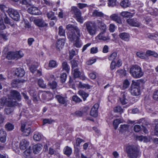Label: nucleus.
<instances>
[{"label": "nucleus", "mask_w": 158, "mask_h": 158, "mask_svg": "<svg viewBox=\"0 0 158 158\" xmlns=\"http://www.w3.org/2000/svg\"><path fill=\"white\" fill-rule=\"evenodd\" d=\"M66 28L69 30L67 36L69 40L74 41L73 45L76 47L79 48L81 47V44L80 37L82 34L78 27L74 24H69L67 25Z\"/></svg>", "instance_id": "obj_1"}, {"label": "nucleus", "mask_w": 158, "mask_h": 158, "mask_svg": "<svg viewBox=\"0 0 158 158\" xmlns=\"http://www.w3.org/2000/svg\"><path fill=\"white\" fill-rule=\"evenodd\" d=\"M20 99L21 95L19 92L16 90H11L10 94L8 95V106L10 107L16 105L17 104L16 100H19Z\"/></svg>", "instance_id": "obj_2"}, {"label": "nucleus", "mask_w": 158, "mask_h": 158, "mask_svg": "<svg viewBox=\"0 0 158 158\" xmlns=\"http://www.w3.org/2000/svg\"><path fill=\"white\" fill-rule=\"evenodd\" d=\"M84 26L86 31L91 36L95 35L97 31V27L95 23L93 21H88L85 22Z\"/></svg>", "instance_id": "obj_3"}, {"label": "nucleus", "mask_w": 158, "mask_h": 158, "mask_svg": "<svg viewBox=\"0 0 158 158\" xmlns=\"http://www.w3.org/2000/svg\"><path fill=\"white\" fill-rule=\"evenodd\" d=\"M126 152L129 158H137L139 154L137 147L134 145H129L126 147Z\"/></svg>", "instance_id": "obj_4"}, {"label": "nucleus", "mask_w": 158, "mask_h": 158, "mask_svg": "<svg viewBox=\"0 0 158 158\" xmlns=\"http://www.w3.org/2000/svg\"><path fill=\"white\" fill-rule=\"evenodd\" d=\"M130 72L132 76L135 78H139L143 75L141 68L139 66L133 65L130 69Z\"/></svg>", "instance_id": "obj_5"}, {"label": "nucleus", "mask_w": 158, "mask_h": 158, "mask_svg": "<svg viewBox=\"0 0 158 158\" xmlns=\"http://www.w3.org/2000/svg\"><path fill=\"white\" fill-rule=\"evenodd\" d=\"M31 123L23 120L22 121L21 130L23 132V135L27 136L29 135L31 131V129L29 126L31 125Z\"/></svg>", "instance_id": "obj_6"}, {"label": "nucleus", "mask_w": 158, "mask_h": 158, "mask_svg": "<svg viewBox=\"0 0 158 158\" xmlns=\"http://www.w3.org/2000/svg\"><path fill=\"white\" fill-rule=\"evenodd\" d=\"M23 54L22 51H19L15 52H9L6 56V58L8 60L16 59V60L20 58L23 56Z\"/></svg>", "instance_id": "obj_7"}, {"label": "nucleus", "mask_w": 158, "mask_h": 158, "mask_svg": "<svg viewBox=\"0 0 158 158\" xmlns=\"http://www.w3.org/2000/svg\"><path fill=\"white\" fill-rule=\"evenodd\" d=\"M71 12L72 13L74 14L75 17L76 18L78 22L81 23H83L82 18L81 17V12L80 10L75 6H72L71 7Z\"/></svg>", "instance_id": "obj_8"}, {"label": "nucleus", "mask_w": 158, "mask_h": 158, "mask_svg": "<svg viewBox=\"0 0 158 158\" xmlns=\"http://www.w3.org/2000/svg\"><path fill=\"white\" fill-rule=\"evenodd\" d=\"M7 12L12 19L17 21L19 20L20 15L17 10L12 8H9Z\"/></svg>", "instance_id": "obj_9"}, {"label": "nucleus", "mask_w": 158, "mask_h": 158, "mask_svg": "<svg viewBox=\"0 0 158 158\" xmlns=\"http://www.w3.org/2000/svg\"><path fill=\"white\" fill-rule=\"evenodd\" d=\"M34 22L37 26L39 27H44L48 26V23L42 19H35Z\"/></svg>", "instance_id": "obj_10"}, {"label": "nucleus", "mask_w": 158, "mask_h": 158, "mask_svg": "<svg viewBox=\"0 0 158 158\" xmlns=\"http://www.w3.org/2000/svg\"><path fill=\"white\" fill-rule=\"evenodd\" d=\"M1 20L3 21L4 20L5 23L7 24L10 25L11 26L13 27L14 26V24L10 22V19L7 16L6 14L4 12H2L0 15Z\"/></svg>", "instance_id": "obj_11"}, {"label": "nucleus", "mask_w": 158, "mask_h": 158, "mask_svg": "<svg viewBox=\"0 0 158 158\" xmlns=\"http://www.w3.org/2000/svg\"><path fill=\"white\" fill-rule=\"evenodd\" d=\"M126 22L129 25L132 26L138 27L140 25V23L135 18L128 19Z\"/></svg>", "instance_id": "obj_12"}, {"label": "nucleus", "mask_w": 158, "mask_h": 158, "mask_svg": "<svg viewBox=\"0 0 158 158\" xmlns=\"http://www.w3.org/2000/svg\"><path fill=\"white\" fill-rule=\"evenodd\" d=\"M92 16L94 17L105 19L106 15L98 10H95L92 12Z\"/></svg>", "instance_id": "obj_13"}, {"label": "nucleus", "mask_w": 158, "mask_h": 158, "mask_svg": "<svg viewBox=\"0 0 158 158\" xmlns=\"http://www.w3.org/2000/svg\"><path fill=\"white\" fill-rule=\"evenodd\" d=\"M99 107V105L95 104L91 108L90 111V115L92 116L95 117L98 115V110Z\"/></svg>", "instance_id": "obj_14"}, {"label": "nucleus", "mask_w": 158, "mask_h": 158, "mask_svg": "<svg viewBox=\"0 0 158 158\" xmlns=\"http://www.w3.org/2000/svg\"><path fill=\"white\" fill-rule=\"evenodd\" d=\"M97 22L98 27L100 29L101 31L106 32L107 28L105 24L101 20H97Z\"/></svg>", "instance_id": "obj_15"}, {"label": "nucleus", "mask_w": 158, "mask_h": 158, "mask_svg": "<svg viewBox=\"0 0 158 158\" xmlns=\"http://www.w3.org/2000/svg\"><path fill=\"white\" fill-rule=\"evenodd\" d=\"M23 80H19V79H15L12 81L11 85L13 88H19L23 84Z\"/></svg>", "instance_id": "obj_16"}, {"label": "nucleus", "mask_w": 158, "mask_h": 158, "mask_svg": "<svg viewBox=\"0 0 158 158\" xmlns=\"http://www.w3.org/2000/svg\"><path fill=\"white\" fill-rule=\"evenodd\" d=\"M29 145V142L25 139L21 140L19 143V147L20 149L24 150L28 147Z\"/></svg>", "instance_id": "obj_17"}, {"label": "nucleus", "mask_w": 158, "mask_h": 158, "mask_svg": "<svg viewBox=\"0 0 158 158\" xmlns=\"http://www.w3.org/2000/svg\"><path fill=\"white\" fill-rule=\"evenodd\" d=\"M50 78L52 79V81H50L48 84V86L51 89H55L57 85V83L55 81V78L54 75H51L50 76Z\"/></svg>", "instance_id": "obj_18"}, {"label": "nucleus", "mask_w": 158, "mask_h": 158, "mask_svg": "<svg viewBox=\"0 0 158 158\" xmlns=\"http://www.w3.org/2000/svg\"><path fill=\"white\" fill-rule=\"evenodd\" d=\"M110 19L116 23L121 24L122 23L121 19L117 14H113L110 16Z\"/></svg>", "instance_id": "obj_19"}, {"label": "nucleus", "mask_w": 158, "mask_h": 158, "mask_svg": "<svg viewBox=\"0 0 158 158\" xmlns=\"http://www.w3.org/2000/svg\"><path fill=\"white\" fill-rule=\"evenodd\" d=\"M56 97L60 104L62 105L67 104L68 100L66 97H63L60 95H56Z\"/></svg>", "instance_id": "obj_20"}, {"label": "nucleus", "mask_w": 158, "mask_h": 158, "mask_svg": "<svg viewBox=\"0 0 158 158\" xmlns=\"http://www.w3.org/2000/svg\"><path fill=\"white\" fill-rule=\"evenodd\" d=\"M27 11L31 14L33 15H38L39 14V10L35 7H31L27 9Z\"/></svg>", "instance_id": "obj_21"}, {"label": "nucleus", "mask_w": 158, "mask_h": 158, "mask_svg": "<svg viewBox=\"0 0 158 158\" xmlns=\"http://www.w3.org/2000/svg\"><path fill=\"white\" fill-rule=\"evenodd\" d=\"M6 134L3 129L0 128V140L1 142L4 143L6 141Z\"/></svg>", "instance_id": "obj_22"}, {"label": "nucleus", "mask_w": 158, "mask_h": 158, "mask_svg": "<svg viewBox=\"0 0 158 158\" xmlns=\"http://www.w3.org/2000/svg\"><path fill=\"white\" fill-rule=\"evenodd\" d=\"M130 92L133 95L138 96L140 94V88L131 87Z\"/></svg>", "instance_id": "obj_23"}, {"label": "nucleus", "mask_w": 158, "mask_h": 158, "mask_svg": "<svg viewBox=\"0 0 158 158\" xmlns=\"http://www.w3.org/2000/svg\"><path fill=\"white\" fill-rule=\"evenodd\" d=\"M25 74L24 70L21 68H17L15 70V74L18 77H22Z\"/></svg>", "instance_id": "obj_24"}, {"label": "nucleus", "mask_w": 158, "mask_h": 158, "mask_svg": "<svg viewBox=\"0 0 158 158\" xmlns=\"http://www.w3.org/2000/svg\"><path fill=\"white\" fill-rule=\"evenodd\" d=\"M65 43V40L64 39H59L56 43V48L57 49L60 50L63 47Z\"/></svg>", "instance_id": "obj_25"}, {"label": "nucleus", "mask_w": 158, "mask_h": 158, "mask_svg": "<svg viewBox=\"0 0 158 158\" xmlns=\"http://www.w3.org/2000/svg\"><path fill=\"white\" fill-rule=\"evenodd\" d=\"M106 32L101 31L98 35V39L104 41L110 39V38L108 35H105V34Z\"/></svg>", "instance_id": "obj_26"}, {"label": "nucleus", "mask_w": 158, "mask_h": 158, "mask_svg": "<svg viewBox=\"0 0 158 158\" xmlns=\"http://www.w3.org/2000/svg\"><path fill=\"white\" fill-rule=\"evenodd\" d=\"M121 97L120 98L121 102L123 105L127 103V93L123 92L121 93Z\"/></svg>", "instance_id": "obj_27"}, {"label": "nucleus", "mask_w": 158, "mask_h": 158, "mask_svg": "<svg viewBox=\"0 0 158 158\" xmlns=\"http://www.w3.org/2000/svg\"><path fill=\"white\" fill-rule=\"evenodd\" d=\"M119 36L122 40L128 41L129 40L130 35L129 34L126 32H123L119 34Z\"/></svg>", "instance_id": "obj_28"}, {"label": "nucleus", "mask_w": 158, "mask_h": 158, "mask_svg": "<svg viewBox=\"0 0 158 158\" xmlns=\"http://www.w3.org/2000/svg\"><path fill=\"white\" fill-rule=\"evenodd\" d=\"M42 145L40 144H38L33 147V152L34 153L37 154L41 149Z\"/></svg>", "instance_id": "obj_29"}, {"label": "nucleus", "mask_w": 158, "mask_h": 158, "mask_svg": "<svg viewBox=\"0 0 158 158\" xmlns=\"http://www.w3.org/2000/svg\"><path fill=\"white\" fill-rule=\"evenodd\" d=\"M120 15L123 17L131 18L133 16V14L128 11H123L120 14Z\"/></svg>", "instance_id": "obj_30"}, {"label": "nucleus", "mask_w": 158, "mask_h": 158, "mask_svg": "<svg viewBox=\"0 0 158 158\" xmlns=\"http://www.w3.org/2000/svg\"><path fill=\"white\" fill-rule=\"evenodd\" d=\"M54 13L52 11H50L47 14V17L48 19L51 18V20H54L56 22L57 18L56 16H54Z\"/></svg>", "instance_id": "obj_31"}, {"label": "nucleus", "mask_w": 158, "mask_h": 158, "mask_svg": "<svg viewBox=\"0 0 158 158\" xmlns=\"http://www.w3.org/2000/svg\"><path fill=\"white\" fill-rule=\"evenodd\" d=\"M131 4V3L129 0H123L120 3L121 6L123 8H126L129 7Z\"/></svg>", "instance_id": "obj_32"}, {"label": "nucleus", "mask_w": 158, "mask_h": 158, "mask_svg": "<svg viewBox=\"0 0 158 158\" xmlns=\"http://www.w3.org/2000/svg\"><path fill=\"white\" fill-rule=\"evenodd\" d=\"M63 69L68 73L70 70V67L66 61H64L62 64Z\"/></svg>", "instance_id": "obj_33"}, {"label": "nucleus", "mask_w": 158, "mask_h": 158, "mask_svg": "<svg viewBox=\"0 0 158 158\" xmlns=\"http://www.w3.org/2000/svg\"><path fill=\"white\" fill-rule=\"evenodd\" d=\"M64 152L65 154L69 156L72 153V150L70 148L66 146L64 149Z\"/></svg>", "instance_id": "obj_34"}, {"label": "nucleus", "mask_w": 158, "mask_h": 158, "mask_svg": "<svg viewBox=\"0 0 158 158\" xmlns=\"http://www.w3.org/2000/svg\"><path fill=\"white\" fill-rule=\"evenodd\" d=\"M7 99V98L4 97L0 99V108L2 107L5 104L8 106Z\"/></svg>", "instance_id": "obj_35"}, {"label": "nucleus", "mask_w": 158, "mask_h": 158, "mask_svg": "<svg viewBox=\"0 0 158 158\" xmlns=\"http://www.w3.org/2000/svg\"><path fill=\"white\" fill-rule=\"evenodd\" d=\"M72 71H73V75L75 78H77L80 76L81 73L78 69L76 68Z\"/></svg>", "instance_id": "obj_36"}, {"label": "nucleus", "mask_w": 158, "mask_h": 158, "mask_svg": "<svg viewBox=\"0 0 158 158\" xmlns=\"http://www.w3.org/2000/svg\"><path fill=\"white\" fill-rule=\"evenodd\" d=\"M122 121L121 119H116L113 121V124L114 128L116 129L118 127V125Z\"/></svg>", "instance_id": "obj_37"}, {"label": "nucleus", "mask_w": 158, "mask_h": 158, "mask_svg": "<svg viewBox=\"0 0 158 158\" xmlns=\"http://www.w3.org/2000/svg\"><path fill=\"white\" fill-rule=\"evenodd\" d=\"M78 93L81 96H82L84 101L86 100V98L89 95L87 93L82 90L79 91L78 92Z\"/></svg>", "instance_id": "obj_38"}, {"label": "nucleus", "mask_w": 158, "mask_h": 158, "mask_svg": "<svg viewBox=\"0 0 158 158\" xmlns=\"http://www.w3.org/2000/svg\"><path fill=\"white\" fill-rule=\"evenodd\" d=\"M5 127L7 131H10L14 129V126L11 123H7L6 124Z\"/></svg>", "instance_id": "obj_39"}, {"label": "nucleus", "mask_w": 158, "mask_h": 158, "mask_svg": "<svg viewBox=\"0 0 158 158\" xmlns=\"http://www.w3.org/2000/svg\"><path fill=\"white\" fill-rule=\"evenodd\" d=\"M146 54L148 56H152L156 58H158V54L154 52L151 50L147 51Z\"/></svg>", "instance_id": "obj_40"}, {"label": "nucleus", "mask_w": 158, "mask_h": 158, "mask_svg": "<svg viewBox=\"0 0 158 158\" xmlns=\"http://www.w3.org/2000/svg\"><path fill=\"white\" fill-rule=\"evenodd\" d=\"M58 30V34L60 36H65V30L63 28L62 26H60L59 27Z\"/></svg>", "instance_id": "obj_41"}, {"label": "nucleus", "mask_w": 158, "mask_h": 158, "mask_svg": "<svg viewBox=\"0 0 158 158\" xmlns=\"http://www.w3.org/2000/svg\"><path fill=\"white\" fill-rule=\"evenodd\" d=\"M131 87H134L136 88H140V84L138 81H132Z\"/></svg>", "instance_id": "obj_42"}, {"label": "nucleus", "mask_w": 158, "mask_h": 158, "mask_svg": "<svg viewBox=\"0 0 158 158\" xmlns=\"http://www.w3.org/2000/svg\"><path fill=\"white\" fill-rule=\"evenodd\" d=\"M38 84L39 86L41 88H45L46 87V85L44 83V81L42 79H39L38 80Z\"/></svg>", "instance_id": "obj_43"}, {"label": "nucleus", "mask_w": 158, "mask_h": 158, "mask_svg": "<svg viewBox=\"0 0 158 158\" xmlns=\"http://www.w3.org/2000/svg\"><path fill=\"white\" fill-rule=\"evenodd\" d=\"M33 138L35 141H39L41 139V136L40 133L35 132L33 136Z\"/></svg>", "instance_id": "obj_44"}, {"label": "nucleus", "mask_w": 158, "mask_h": 158, "mask_svg": "<svg viewBox=\"0 0 158 158\" xmlns=\"http://www.w3.org/2000/svg\"><path fill=\"white\" fill-rule=\"evenodd\" d=\"M77 62H78V61H76L74 60L71 61L72 70L76 68H77V67H78Z\"/></svg>", "instance_id": "obj_45"}, {"label": "nucleus", "mask_w": 158, "mask_h": 158, "mask_svg": "<svg viewBox=\"0 0 158 158\" xmlns=\"http://www.w3.org/2000/svg\"><path fill=\"white\" fill-rule=\"evenodd\" d=\"M117 57V53L116 52H114L111 54L108 57V59L110 60L114 61Z\"/></svg>", "instance_id": "obj_46"}, {"label": "nucleus", "mask_w": 158, "mask_h": 158, "mask_svg": "<svg viewBox=\"0 0 158 158\" xmlns=\"http://www.w3.org/2000/svg\"><path fill=\"white\" fill-rule=\"evenodd\" d=\"M114 111L115 112H119L121 114L123 112V109L119 106H116L114 108Z\"/></svg>", "instance_id": "obj_47"}, {"label": "nucleus", "mask_w": 158, "mask_h": 158, "mask_svg": "<svg viewBox=\"0 0 158 158\" xmlns=\"http://www.w3.org/2000/svg\"><path fill=\"white\" fill-rule=\"evenodd\" d=\"M108 5L109 6L113 7L116 4V0H108Z\"/></svg>", "instance_id": "obj_48"}, {"label": "nucleus", "mask_w": 158, "mask_h": 158, "mask_svg": "<svg viewBox=\"0 0 158 158\" xmlns=\"http://www.w3.org/2000/svg\"><path fill=\"white\" fill-rule=\"evenodd\" d=\"M67 74L65 73H63L61 74V81L62 83H64L66 81L67 78Z\"/></svg>", "instance_id": "obj_49"}, {"label": "nucleus", "mask_w": 158, "mask_h": 158, "mask_svg": "<svg viewBox=\"0 0 158 158\" xmlns=\"http://www.w3.org/2000/svg\"><path fill=\"white\" fill-rule=\"evenodd\" d=\"M129 126L127 125H121L120 127V131L123 132L127 130Z\"/></svg>", "instance_id": "obj_50"}, {"label": "nucleus", "mask_w": 158, "mask_h": 158, "mask_svg": "<svg viewBox=\"0 0 158 158\" xmlns=\"http://www.w3.org/2000/svg\"><path fill=\"white\" fill-rule=\"evenodd\" d=\"M136 55L138 57L141 59H144L146 58L145 54L142 52H137L136 53Z\"/></svg>", "instance_id": "obj_51"}, {"label": "nucleus", "mask_w": 158, "mask_h": 158, "mask_svg": "<svg viewBox=\"0 0 158 158\" xmlns=\"http://www.w3.org/2000/svg\"><path fill=\"white\" fill-rule=\"evenodd\" d=\"M72 100L76 103H79L82 101V100L80 98L76 95L73 96Z\"/></svg>", "instance_id": "obj_52"}, {"label": "nucleus", "mask_w": 158, "mask_h": 158, "mask_svg": "<svg viewBox=\"0 0 158 158\" xmlns=\"http://www.w3.org/2000/svg\"><path fill=\"white\" fill-rule=\"evenodd\" d=\"M14 110L13 108H5L4 110L5 113L6 114H9L11 113Z\"/></svg>", "instance_id": "obj_53"}, {"label": "nucleus", "mask_w": 158, "mask_h": 158, "mask_svg": "<svg viewBox=\"0 0 158 158\" xmlns=\"http://www.w3.org/2000/svg\"><path fill=\"white\" fill-rule=\"evenodd\" d=\"M56 61L54 60L50 61L49 63V66L50 67L54 68L56 66Z\"/></svg>", "instance_id": "obj_54"}, {"label": "nucleus", "mask_w": 158, "mask_h": 158, "mask_svg": "<svg viewBox=\"0 0 158 158\" xmlns=\"http://www.w3.org/2000/svg\"><path fill=\"white\" fill-rule=\"evenodd\" d=\"M76 54V52L73 49H72L69 51V59L72 60L74 56Z\"/></svg>", "instance_id": "obj_55"}, {"label": "nucleus", "mask_w": 158, "mask_h": 158, "mask_svg": "<svg viewBox=\"0 0 158 158\" xmlns=\"http://www.w3.org/2000/svg\"><path fill=\"white\" fill-rule=\"evenodd\" d=\"M152 97L154 100L158 101V90L154 92Z\"/></svg>", "instance_id": "obj_56"}, {"label": "nucleus", "mask_w": 158, "mask_h": 158, "mask_svg": "<svg viewBox=\"0 0 158 158\" xmlns=\"http://www.w3.org/2000/svg\"><path fill=\"white\" fill-rule=\"evenodd\" d=\"M29 69L31 72L32 73H34L37 70V67L35 65H32L29 68Z\"/></svg>", "instance_id": "obj_57"}, {"label": "nucleus", "mask_w": 158, "mask_h": 158, "mask_svg": "<svg viewBox=\"0 0 158 158\" xmlns=\"http://www.w3.org/2000/svg\"><path fill=\"white\" fill-rule=\"evenodd\" d=\"M71 114L73 116H77V117H80L82 115V113L81 111H77L75 112L74 113H72Z\"/></svg>", "instance_id": "obj_58"}, {"label": "nucleus", "mask_w": 158, "mask_h": 158, "mask_svg": "<svg viewBox=\"0 0 158 158\" xmlns=\"http://www.w3.org/2000/svg\"><path fill=\"white\" fill-rule=\"evenodd\" d=\"M6 27L2 20H0V30H2L6 28Z\"/></svg>", "instance_id": "obj_59"}, {"label": "nucleus", "mask_w": 158, "mask_h": 158, "mask_svg": "<svg viewBox=\"0 0 158 158\" xmlns=\"http://www.w3.org/2000/svg\"><path fill=\"white\" fill-rule=\"evenodd\" d=\"M130 85V83L127 80H125L123 83V87L125 89L127 88Z\"/></svg>", "instance_id": "obj_60"}, {"label": "nucleus", "mask_w": 158, "mask_h": 158, "mask_svg": "<svg viewBox=\"0 0 158 158\" xmlns=\"http://www.w3.org/2000/svg\"><path fill=\"white\" fill-rule=\"evenodd\" d=\"M117 73L120 76H125L126 73L125 71L123 69L118 70L117 71Z\"/></svg>", "instance_id": "obj_61"}, {"label": "nucleus", "mask_w": 158, "mask_h": 158, "mask_svg": "<svg viewBox=\"0 0 158 158\" xmlns=\"http://www.w3.org/2000/svg\"><path fill=\"white\" fill-rule=\"evenodd\" d=\"M0 35L3 39L5 40H7V37L6 34L4 33L3 31H0Z\"/></svg>", "instance_id": "obj_62"}, {"label": "nucleus", "mask_w": 158, "mask_h": 158, "mask_svg": "<svg viewBox=\"0 0 158 158\" xmlns=\"http://www.w3.org/2000/svg\"><path fill=\"white\" fill-rule=\"evenodd\" d=\"M141 129V127L138 125H135L134 127V130L136 132H139Z\"/></svg>", "instance_id": "obj_63"}, {"label": "nucleus", "mask_w": 158, "mask_h": 158, "mask_svg": "<svg viewBox=\"0 0 158 158\" xmlns=\"http://www.w3.org/2000/svg\"><path fill=\"white\" fill-rule=\"evenodd\" d=\"M154 134L155 135L158 136V122L156 124L154 130Z\"/></svg>", "instance_id": "obj_64"}]
</instances>
